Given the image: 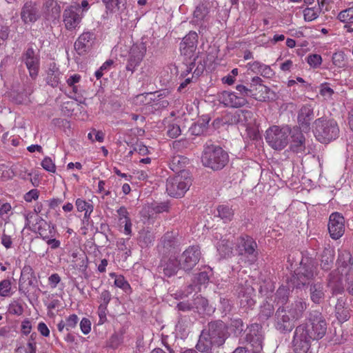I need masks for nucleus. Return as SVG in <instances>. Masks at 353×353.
Wrapping results in <instances>:
<instances>
[{
    "label": "nucleus",
    "mask_w": 353,
    "mask_h": 353,
    "mask_svg": "<svg viewBox=\"0 0 353 353\" xmlns=\"http://www.w3.org/2000/svg\"><path fill=\"white\" fill-rule=\"evenodd\" d=\"M317 264L311 257H302L299 267L295 270L293 281L296 288L304 287L317 274Z\"/></svg>",
    "instance_id": "4"
},
{
    "label": "nucleus",
    "mask_w": 353,
    "mask_h": 353,
    "mask_svg": "<svg viewBox=\"0 0 353 353\" xmlns=\"http://www.w3.org/2000/svg\"><path fill=\"white\" fill-rule=\"evenodd\" d=\"M99 299L100 303L99 305L108 306L112 299V295L108 290H105L100 294Z\"/></svg>",
    "instance_id": "62"
},
{
    "label": "nucleus",
    "mask_w": 353,
    "mask_h": 353,
    "mask_svg": "<svg viewBox=\"0 0 353 353\" xmlns=\"http://www.w3.org/2000/svg\"><path fill=\"white\" fill-rule=\"evenodd\" d=\"M236 90L238 92L237 94L240 97L245 98L248 97H252L253 99H255L259 101H265L266 98L268 97V96H263V94L257 96V93L256 92V89H252L250 87L248 88V86H245L243 84H238L236 86Z\"/></svg>",
    "instance_id": "33"
},
{
    "label": "nucleus",
    "mask_w": 353,
    "mask_h": 353,
    "mask_svg": "<svg viewBox=\"0 0 353 353\" xmlns=\"http://www.w3.org/2000/svg\"><path fill=\"white\" fill-rule=\"evenodd\" d=\"M295 322L285 312L284 306H279L275 313L276 329L282 334L290 332L295 327Z\"/></svg>",
    "instance_id": "14"
},
{
    "label": "nucleus",
    "mask_w": 353,
    "mask_h": 353,
    "mask_svg": "<svg viewBox=\"0 0 353 353\" xmlns=\"http://www.w3.org/2000/svg\"><path fill=\"white\" fill-rule=\"evenodd\" d=\"M314 109L310 104L303 105L298 112L297 121L300 128L305 131H309L312 121L314 119Z\"/></svg>",
    "instance_id": "25"
},
{
    "label": "nucleus",
    "mask_w": 353,
    "mask_h": 353,
    "mask_svg": "<svg viewBox=\"0 0 353 353\" xmlns=\"http://www.w3.org/2000/svg\"><path fill=\"white\" fill-rule=\"evenodd\" d=\"M315 137L323 143H327L335 140L339 136V128L333 119L321 117L315 120Z\"/></svg>",
    "instance_id": "3"
},
{
    "label": "nucleus",
    "mask_w": 353,
    "mask_h": 353,
    "mask_svg": "<svg viewBox=\"0 0 353 353\" xmlns=\"http://www.w3.org/2000/svg\"><path fill=\"white\" fill-rule=\"evenodd\" d=\"M219 101L224 106L233 108H241L248 103V100L245 98L240 97L237 92L226 90L219 94Z\"/></svg>",
    "instance_id": "22"
},
{
    "label": "nucleus",
    "mask_w": 353,
    "mask_h": 353,
    "mask_svg": "<svg viewBox=\"0 0 353 353\" xmlns=\"http://www.w3.org/2000/svg\"><path fill=\"white\" fill-rule=\"evenodd\" d=\"M236 291L238 292V298L241 308L246 310L251 309L255 305L254 290L250 285L247 284V281L245 285L242 283L239 284L237 286Z\"/></svg>",
    "instance_id": "19"
},
{
    "label": "nucleus",
    "mask_w": 353,
    "mask_h": 353,
    "mask_svg": "<svg viewBox=\"0 0 353 353\" xmlns=\"http://www.w3.org/2000/svg\"><path fill=\"white\" fill-rule=\"evenodd\" d=\"M275 301L278 304L284 305L287 303L289 297V291L287 288L282 287L279 288L274 295Z\"/></svg>",
    "instance_id": "49"
},
{
    "label": "nucleus",
    "mask_w": 353,
    "mask_h": 353,
    "mask_svg": "<svg viewBox=\"0 0 353 353\" xmlns=\"http://www.w3.org/2000/svg\"><path fill=\"white\" fill-rule=\"evenodd\" d=\"M170 208V203L168 201L152 203L149 206V212L150 213V215L153 216L155 214L167 212L169 211Z\"/></svg>",
    "instance_id": "41"
},
{
    "label": "nucleus",
    "mask_w": 353,
    "mask_h": 353,
    "mask_svg": "<svg viewBox=\"0 0 353 353\" xmlns=\"http://www.w3.org/2000/svg\"><path fill=\"white\" fill-rule=\"evenodd\" d=\"M336 263L339 267L343 268L352 265L353 261L350 252L346 250L339 251Z\"/></svg>",
    "instance_id": "45"
},
{
    "label": "nucleus",
    "mask_w": 353,
    "mask_h": 353,
    "mask_svg": "<svg viewBox=\"0 0 353 353\" xmlns=\"http://www.w3.org/2000/svg\"><path fill=\"white\" fill-rule=\"evenodd\" d=\"M72 263L74 268L85 272L88 268V259L84 252H74L72 253Z\"/></svg>",
    "instance_id": "34"
},
{
    "label": "nucleus",
    "mask_w": 353,
    "mask_h": 353,
    "mask_svg": "<svg viewBox=\"0 0 353 353\" xmlns=\"http://www.w3.org/2000/svg\"><path fill=\"white\" fill-rule=\"evenodd\" d=\"M34 271L31 266L25 265L21 270L20 281L26 279L28 280L29 285H32V279L34 277Z\"/></svg>",
    "instance_id": "53"
},
{
    "label": "nucleus",
    "mask_w": 353,
    "mask_h": 353,
    "mask_svg": "<svg viewBox=\"0 0 353 353\" xmlns=\"http://www.w3.org/2000/svg\"><path fill=\"white\" fill-rule=\"evenodd\" d=\"M11 290V282L8 279H4L0 282V296H8Z\"/></svg>",
    "instance_id": "55"
},
{
    "label": "nucleus",
    "mask_w": 353,
    "mask_h": 353,
    "mask_svg": "<svg viewBox=\"0 0 353 353\" xmlns=\"http://www.w3.org/2000/svg\"><path fill=\"white\" fill-rule=\"evenodd\" d=\"M304 19L312 21L319 17V12L314 8H307L303 10Z\"/></svg>",
    "instance_id": "57"
},
{
    "label": "nucleus",
    "mask_w": 353,
    "mask_h": 353,
    "mask_svg": "<svg viewBox=\"0 0 353 353\" xmlns=\"http://www.w3.org/2000/svg\"><path fill=\"white\" fill-rule=\"evenodd\" d=\"M307 63L312 68H318L322 63L321 56L317 54H314L308 56Z\"/></svg>",
    "instance_id": "61"
},
{
    "label": "nucleus",
    "mask_w": 353,
    "mask_h": 353,
    "mask_svg": "<svg viewBox=\"0 0 353 353\" xmlns=\"http://www.w3.org/2000/svg\"><path fill=\"white\" fill-rule=\"evenodd\" d=\"M180 268V261L175 256H163L157 270L159 274H163L166 277H171L176 275Z\"/></svg>",
    "instance_id": "18"
},
{
    "label": "nucleus",
    "mask_w": 353,
    "mask_h": 353,
    "mask_svg": "<svg viewBox=\"0 0 353 353\" xmlns=\"http://www.w3.org/2000/svg\"><path fill=\"white\" fill-rule=\"evenodd\" d=\"M200 248L197 245L188 247L180 256L181 268L190 272L199 263L201 259Z\"/></svg>",
    "instance_id": "12"
},
{
    "label": "nucleus",
    "mask_w": 353,
    "mask_h": 353,
    "mask_svg": "<svg viewBox=\"0 0 353 353\" xmlns=\"http://www.w3.org/2000/svg\"><path fill=\"white\" fill-rule=\"evenodd\" d=\"M334 251L330 248L323 250L321 255V268L324 271L330 270L333 265Z\"/></svg>",
    "instance_id": "36"
},
{
    "label": "nucleus",
    "mask_w": 353,
    "mask_h": 353,
    "mask_svg": "<svg viewBox=\"0 0 353 353\" xmlns=\"http://www.w3.org/2000/svg\"><path fill=\"white\" fill-rule=\"evenodd\" d=\"M314 341L308 333L307 325L301 324L296 327L292 341V348L294 353H307Z\"/></svg>",
    "instance_id": "7"
},
{
    "label": "nucleus",
    "mask_w": 353,
    "mask_h": 353,
    "mask_svg": "<svg viewBox=\"0 0 353 353\" xmlns=\"http://www.w3.org/2000/svg\"><path fill=\"white\" fill-rule=\"evenodd\" d=\"M262 82L263 80L260 77H254L251 80L250 87L252 89H257L256 86L259 85V87L261 88V91L265 92L264 96H268V94L270 92V89L268 87L262 85Z\"/></svg>",
    "instance_id": "52"
},
{
    "label": "nucleus",
    "mask_w": 353,
    "mask_h": 353,
    "mask_svg": "<svg viewBox=\"0 0 353 353\" xmlns=\"http://www.w3.org/2000/svg\"><path fill=\"white\" fill-rule=\"evenodd\" d=\"M230 325L233 329L234 334L236 336L241 334L245 330V326L243 321L241 319H234L231 320Z\"/></svg>",
    "instance_id": "51"
},
{
    "label": "nucleus",
    "mask_w": 353,
    "mask_h": 353,
    "mask_svg": "<svg viewBox=\"0 0 353 353\" xmlns=\"http://www.w3.org/2000/svg\"><path fill=\"white\" fill-rule=\"evenodd\" d=\"M327 287L332 296L341 294L344 292L342 276L337 270L331 271L327 276Z\"/></svg>",
    "instance_id": "27"
},
{
    "label": "nucleus",
    "mask_w": 353,
    "mask_h": 353,
    "mask_svg": "<svg viewBox=\"0 0 353 353\" xmlns=\"http://www.w3.org/2000/svg\"><path fill=\"white\" fill-rule=\"evenodd\" d=\"M181 133V128L177 124H170L168 126L167 135L172 139H175Z\"/></svg>",
    "instance_id": "59"
},
{
    "label": "nucleus",
    "mask_w": 353,
    "mask_h": 353,
    "mask_svg": "<svg viewBox=\"0 0 353 353\" xmlns=\"http://www.w3.org/2000/svg\"><path fill=\"white\" fill-rule=\"evenodd\" d=\"M192 179L188 172H181L170 176L166 181V191L172 197H182L189 190Z\"/></svg>",
    "instance_id": "5"
},
{
    "label": "nucleus",
    "mask_w": 353,
    "mask_h": 353,
    "mask_svg": "<svg viewBox=\"0 0 353 353\" xmlns=\"http://www.w3.org/2000/svg\"><path fill=\"white\" fill-rule=\"evenodd\" d=\"M229 161V155L221 146L208 141L203 145L202 164L212 170H222Z\"/></svg>",
    "instance_id": "1"
},
{
    "label": "nucleus",
    "mask_w": 353,
    "mask_h": 353,
    "mask_svg": "<svg viewBox=\"0 0 353 353\" xmlns=\"http://www.w3.org/2000/svg\"><path fill=\"white\" fill-rule=\"evenodd\" d=\"M290 129L288 127L273 125L265 132L267 143L274 150H282L288 143Z\"/></svg>",
    "instance_id": "6"
},
{
    "label": "nucleus",
    "mask_w": 353,
    "mask_h": 353,
    "mask_svg": "<svg viewBox=\"0 0 353 353\" xmlns=\"http://www.w3.org/2000/svg\"><path fill=\"white\" fill-rule=\"evenodd\" d=\"M217 250L221 257H230L232 253V243L229 241L221 240L218 243Z\"/></svg>",
    "instance_id": "43"
},
{
    "label": "nucleus",
    "mask_w": 353,
    "mask_h": 353,
    "mask_svg": "<svg viewBox=\"0 0 353 353\" xmlns=\"http://www.w3.org/2000/svg\"><path fill=\"white\" fill-rule=\"evenodd\" d=\"M41 165L48 172L54 173L56 172V165L49 157H46L41 161Z\"/></svg>",
    "instance_id": "54"
},
{
    "label": "nucleus",
    "mask_w": 353,
    "mask_h": 353,
    "mask_svg": "<svg viewBox=\"0 0 353 353\" xmlns=\"http://www.w3.org/2000/svg\"><path fill=\"white\" fill-rule=\"evenodd\" d=\"M105 8L112 13L121 14L126 10L127 0H103Z\"/></svg>",
    "instance_id": "35"
},
{
    "label": "nucleus",
    "mask_w": 353,
    "mask_h": 353,
    "mask_svg": "<svg viewBox=\"0 0 353 353\" xmlns=\"http://www.w3.org/2000/svg\"><path fill=\"white\" fill-rule=\"evenodd\" d=\"M208 307V301L205 298L198 295L194 299L192 307L193 310L195 309L197 312L200 314L205 313Z\"/></svg>",
    "instance_id": "44"
},
{
    "label": "nucleus",
    "mask_w": 353,
    "mask_h": 353,
    "mask_svg": "<svg viewBox=\"0 0 353 353\" xmlns=\"http://www.w3.org/2000/svg\"><path fill=\"white\" fill-rule=\"evenodd\" d=\"M218 216L226 223L230 221L234 216V210L227 205H221L217 208Z\"/></svg>",
    "instance_id": "42"
},
{
    "label": "nucleus",
    "mask_w": 353,
    "mask_h": 353,
    "mask_svg": "<svg viewBox=\"0 0 353 353\" xmlns=\"http://www.w3.org/2000/svg\"><path fill=\"white\" fill-rule=\"evenodd\" d=\"M214 345L212 341L206 335V332L202 331L199 336L196 348L201 352H207Z\"/></svg>",
    "instance_id": "39"
},
{
    "label": "nucleus",
    "mask_w": 353,
    "mask_h": 353,
    "mask_svg": "<svg viewBox=\"0 0 353 353\" xmlns=\"http://www.w3.org/2000/svg\"><path fill=\"white\" fill-rule=\"evenodd\" d=\"M274 313V307L270 303H265L261 307L260 312L259 314V319L262 321L268 320Z\"/></svg>",
    "instance_id": "50"
},
{
    "label": "nucleus",
    "mask_w": 353,
    "mask_h": 353,
    "mask_svg": "<svg viewBox=\"0 0 353 353\" xmlns=\"http://www.w3.org/2000/svg\"><path fill=\"white\" fill-rule=\"evenodd\" d=\"M307 325L308 333L314 340L322 339L327 332V322L322 315L318 311H314L310 314Z\"/></svg>",
    "instance_id": "9"
},
{
    "label": "nucleus",
    "mask_w": 353,
    "mask_h": 353,
    "mask_svg": "<svg viewBox=\"0 0 353 353\" xmlns=\"http://www.w3.org/2000/svg\"><path fill=\"white\" fill-rule=\"evenodd\" d=\"M258 245L256 241L247 234L241 235L237 240L236 250L239 263L254 264L258 259Z\"/></svg>",
    "instance_id": "2"
},
{
    "label": "nucleus",
    "mask_w": 353,
    "mask_h": 353,
    "mask_svg": "<svg viewBox=\"0 0 353 353\" xmlns=\"http://www.w3.org/2000/svg\"><path fill=\"white\" fill-rule=\"evenodd\" d=\"M79 321V318L77 314H72L65 319V323L66 325V330L69 331L74 328Z\"/></svg>",
    "instance_id": "60"
},
{
    "label": "nucleus",
    "mask_w": 353,
    "mask_h": 353,
    "mask_svg": "<svg viewBox=\"0 0 353 353\" xmlns=\"http://www.w3.org/2000/svg\"><path fill=\"white\" fill-rule=\"evenodd\" d=\"M232 122L236 124L250 128L255 123V119L254 118V114L252 112L248 110H241L237 111L232 117Z\"/></svg>",
    "instance_id": "29"
},
{
    "label": "nucleus",
    "mask_w": 353,
    "mask_h": 353,
    "mask_svg": "<svg viewBox=\"0 0 353 353\" xmlns=\"http://www.w3.org/2000/svg\"><path fill=\"white\" fill-rule=\"evenodd\" d=\"M23 60L29 71L30 76L35 79L39 69V57L35 54L32 48H28L23 56Z\"/></svg>",
    "instance_id": "26"
},
{
    "label": "nucleus",
    "mask_w": 353,
    "mask_h": 353,
    "mask_svg": "<svg viewBox=\"0 0 353 353\" xmlns=\"http://www.w3.org/2000/svg\"><path fill=\"white\" fill-rule=\"evenodd\" d=\"M337 19L344 23L353 24V6L341 11Z\"/></svg>",
    "instance_id": "46"
},
{
    "label": "nucleus",
    "mask_w": 353,
    "mask_h": 353,
    "mask_svg": "<svg viewBox=\"0 0 353 353\" xmlns=\"http://www.w3.org/2000/svg\"><path fill=\"white\" fill-rule=\"evenodd\" d=\"M75 205L79 212H85L86 210H88L90 208L91 209H94L93 205L91 203L86 202L85 200L81 199H77L76 200Z\"/></svg>",
    "instance_id": "63"
},
{
    "label": "nucleus",
    "mask_w": 353,
    "mask_h": 353,
    "mask_svg": "<svg viewBox=\"0 0 353 353\" xmlns=\"http://www.w3.org/2000/svg\"><path fill=\"white\" fill-rule=\"evenodd\" d=\"M213 6V1H210V0H200L194 11L192 22L198 26H203L204 22L209 20L210 13Z\"/></svg>",
    "instance_id": "20"
},
{
    "label": "nucleus",
    "mask_w": 353,
    "mask_h": 353,
    "mask_svg": "<svg viewBox=\"0 0 353 353\" xmlns=\"http://www.w3.org/2000/svg\"><path fill=\"white\" fill-rule=\"evenodd\" d=\"M179 243L175 234L171 232H166L161 239L157 246L159 254L163 256H174L179 251Z\"/></svg>",
    "instance_id": "13"
},
{
    "label": "nucleus",
    "mask_w": 353,
    "mask_h": 353,
    "mask_svg": "<svg viewBox=\"0 0 353 353\" xmlns=\"http://www.w3.org/2000/svg\"><path fill=\"white\" fill-rule=\"evenodd\" d=\"M115 286L123 290L125 293L130 294L132 292V288L128 281L123 275L116 276L114 282Z\"/></svg>",
    "instance_id": "48"
},
{
    "label": "nucleus",
    "mask_w": 353,
    "mask_h": 353,
    "mask_svg": "<svg viewBox=\"0 0 353 353\" xmlns=\"http://www.w3.org/2000/svg\"><path fill=\"white\" fill-rule=\"evenodd\" d=\"M88 138L92 142L97 141L101 143L104 140V133L101 131H97L96 130H93L92 132L88 133Z\"/></svg>",
    "instance_id": "64"
},
{
    "label": "nucleus",
    "mask_w": 353,
    "mask_h": 353,
    "mask_svg": "<svg viewBox=\"0 0 353 353\" xmlns=\"http://www.w3.org/2000/svg\"><path fill=\"white\" fill-rule=\"evenodd\" d=\"M327 227L332 239H340L345 232V218L339 212H332L329 216Z\"/></svg>",
    "instance_id": "16"
},
{
    "label": "nucleus",
    "mask_w": 353,
    "mask_h": 353,
    "mask_svg": "<svg viewBox=\"0 0 353 353\" xmlns=\"http://www.w3.org/2000/svg\"><path fill=\"white\" fill-rule=\"evenodd\" d=\"M319 93L326 101H331L333 99L332 96L334 94V91L330 87V83L325 82L320 85Z\"/></svg>",
    "instance_id": "47"
},
{
    "label": "nucleus",
    "mask_w": 353,
    "mask_h": 353,
    "mask_svg": "<svg viewBox=\"0 0 353 353\" xmlns=\"http://www.w3.org/2000/svg\"><path fill=\"white\" fill-rule=\"evenodd\" d=\"M154 235L148 230H141L139 232L138 242L141 248H148L153 244Z\"/></svg>",
    "instance_id": "40"
},
{
    "label": "nucleus",
    "mask_w": 353,
    "mask_h": 353,
    "mask_svg": "<svg viewBox=\"0 0 353 353\" xmlns=\"http://www.w3.org/2000/svg\"><path fill=\"white\" fill-rule=\"evenodd\" d=\"M248 332L246 334L245 340L256 350L260 351L263 347V336L261 326L258 323L251 324L248 327Z\"/></svg>",
    "instance_id": "23"
},
{
    "label": "nucleus",
    "mask_w": 353,
    "mask_h": 353,
    "mask_svg": "<svg viewBox=\"0 0 353 353\" xmlns=\"http://www.w3.org/2000/svg\"><path fill=\"white\" fill-rule=\"evenodd\" d=\"M335 315L341 323L345 322L350 318V310L344 307V303L341 299H338L335 306Z\"/></svg>",
    "instance_id": "38"
},
{
    "label": "nucleus",
    "mask_w": 353,
    "mask_h": 353,
    "mask_svg": "<svg viewBox=\"0 0 353 353\" xmlns=\"http://www.w3.org/2000/svg\"><path fill=\"white\" fill-rule=\"evenodd\" d=\"M146 44L143 42L136 43L130 49L125 69L133 73L141 63L146 53Z\"/></svg>",
    "instance_id": "10"
},
{
    "label": "nucleus",
    "mask_w": 353,
    "mask_h": 353,
    "mask_svg": "<svg viewBox=\"0 0 353 353\" xmlns=\"http://www.w3.org/2000/svg\"><path fill=\"white\" fill-rule=\"evenodd\" d=\"M47 225V223L45 222ZM49 229V234H47L46 230L42 229L41 227L39 228V233L43 240L46 241L49 237H53L55 233V226L52 224H48Z\"/></svg>",
    "instance_id": "56"
},
{
    "label": "nucleus",
    "mask_w": 353,
    "mask_h": 353,
    "mask_svg": "<svg viewBox=\"0 0 353 353\" xmlns=\"http://www.w3.org/2000/svg\"><path fill=\"white\" fill-rule=\"evenodd\" d=\"M332 63L334 65L339 68H342L345 65V54L343 52H338L334 53L332 55Z\"/></svg>",
    "instance_id": "58"
},
{
    "label": "nucleus",
    "mask_w": 353,
    "mask_h": 353,
    "mask_svg": "<svg viewBox=\"0 0 353 353\" xmlns=\"http://www.w3.org/2000/svg\"><path fill=\"white\" fill-rule=\"evenodd\" d=\"M306 284L309 289L311 301L317 305L322 303L325 298V290L323 283L321 281H312Z\"/></svg>",
    "instance_id": "28"
},
{
    "label": "nucleus",
    "mask_w": 353,
    "mask_h": 353,
    "mask_svg": "<svg viewBox=\"0 0 353 353\" xmlns=\"http://www.w3.org/2000/svg\"><path fill=\"white\" fill-rule=\"evenodd\" d=\"M290 150L296 154H303L305 150V138L301 131L296 130L292 135Z\"/></svg>",
    "instance_id": "31"
},
{
    "label": "nucleus",
    "mask_w": 353,
    "mask_h": 353,
    "mask_svg": "<svg viewBox=\"0 0 353 353\" xmlns=\"http://www.w3.org/2000/svg\"><path fill=\"white\" fill-rule=\"evenodd\" d=\"M83 17V13L79 12L78 3L68 6L63 13V21L65 28L70 31L75 30L79 26Z\"/></svg>",
    "instance_id": "11"
},
{
    "label": "nucleus",
    "mask_w": 353,
    "mask_h": 353,
    "mask_svg": "<svg viewBox=\"0 0 353 353\" xmlns=\"http://www.w3.org/2000/svg\"><path fill=\"white\" fill-rule=\"evenodd\" d=\"M21 19L24 24H32L41 18L39 6L36 1L27 0L21 8Z\"/></svg>",
    "instance_id": "15"
},
{
    "label": "nucleus",
    "mask_w": 353,
    "mask_h": 353,
    "mask_svg": "<svg viewBox=\"0 0 353 353\" xmlns=\"http://www.w3.org/2000/svg\"><path fill=\"white\" fill-rule=\"evenodd\" d=\"M41 14L47 21L59 19L61 15V6L57 0H43Z\"/></svg>",
    "instance_id": "24"
},
{
    "label": "nucleus",
    "mask_w": 353,
    "mask_h": 353,
    "mask_svg": "<svg viewBox=\"0 0 353 353\" xmlns=\"http://www.w3.org/2000/svg\"><path fill=\"white\" fill-rule=\"evenodd\" d=\"M96 41L94 32L87 30L81 34L74 42V48L79 55L88 53L92 48Z\"/></svg>",
    "instance_id": "17"
},
{
    "label": "nucleus",
    "mask_w": 353,
    "mask_h": 353,
    "mask_svg": "<svg viewBox=\"0 0 353 353\" xmlns=\"http://www.w3.org/2000/svg\"><path fill=\"white\" fill-rule=\"evenodd\" d=\"M198 43V34L194 31H190L186 34L180 43V51L181 54L190 59L194 57V52Z\"/></svg>",
    "instance_id": "21"
},
{
    "label": "nucleus",
    "mask_w": 353,
    "mask_h": 353,
    "mask_svg": "<svg viewBox=\"0 0 353 353\" xmlns=\"http://www.w3.org/2000/svg\"><path fill=\"white\" fill-rule=\"evenodd\" d=\"M188 161V160L186 157L181 155H176L171 159L169 166L172 171L176 174H180L181 172H186L183 168Z\"/></svg>",
    "instance_id": "37"
},
{
    "label": "nucleus",
    "mask_w": 353,
    "mask_h": 353,
    "mask_svg": "<svg viewBox=\"0 0 353 353\" xmlns=\"http://www.w3.org/2000/svg\"><path fill=\"white\" fill-rule=\"evenodd\" d=\"M202 331L206 332V335L212 341L214 346L217 347L223 345L230 335L227 325L221 320L209 322Z\"/></svg>",
    "instance_id": "8"
},
{
    "label": "nucleus",
    "mask_w": 353,
    "mask_h": 353,
    "mask_svg": "<svg viewBox=\"0 0 353 353\" xmlns=\"http://www.w3.org/2000/svg\"><path fill=\"white\" fill-rule=\"evenodd\" d=\"M307 304L302 299H297L290 305L285 307V312L294 321H297L303 317L305 310L307 309Z\"/></svg>",
    "instance_id": "30"
},
{
    "label": "nucleus",
    "mask_w": 353,
    "mask_h": 353,
    "mask_svg": "<svg viewBox=\"0 0 353 353\" xmlns=\"http://www.w3.org/2000/svg\"><path fill=\"white\" fill-rule=\"evenodd\" d=\"M46 73V83L52 88L57 87L60 83L61 73L54 62H52L48 65Z\"/></svg>",
    "instance_id": "32"
}]
</instances>
